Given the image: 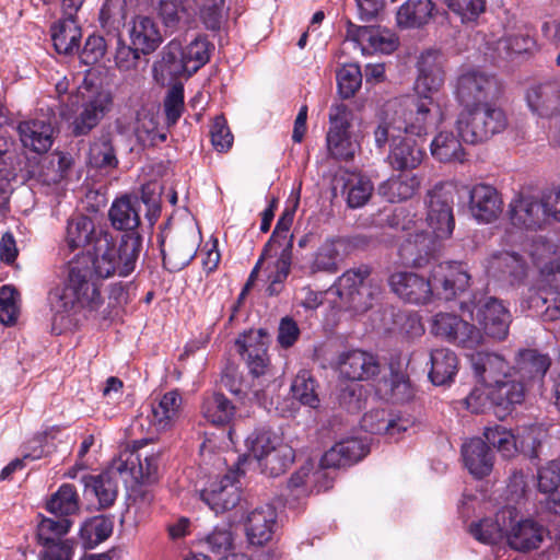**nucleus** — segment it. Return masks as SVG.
Instances as JSON below:
<instances>
[{
	"label": "nucleus",
	"mask_w": 560,
	"mask_h": 560,
	"mask_svg": "<svg viewBox=\"0 0 560 560\" xmlns=\"http://www.w3.org/2000/svg\"><path fill=\"white\" fill-rule=\"evenodd\" d=\"M142 242L137 233H127L118 247L107 232H100L95 238L94 254L83 255L70 261L69 268H80L84 283L98 288L101 280L113 276L126 277L135 270Z\"/></svg>",
	"instance_id": "nucleus-1"
},
{
	"label": "nucleus",
	"mask_w": 560,
	"mask_h": 560,
	"mask_svg": "<svg viewBox=\"0 0 560 560\" xmlns=\"http://www.w3.org/2000/svg\"><path fill=\"white\" fill-rule=\"evenodd\" d=\"M508 490L516 498L517 505L501 509L495 518H483L470 525V534L483 544H495L505 538L510 548L525 551V477L522 470L514 471L510 477Z\"/></svg>",
	"instance_id": "nucleus-2"
},
{
	"label": "nucleus",
	"mask_w": 560,
	"mask_h": 560,
	"mask_svg": "<svg viewBox=\"0 0 560 560\" xmlns=\"http://www.w3.org/2000/svg\"><path fill=\"white\" fill-rule=\"evenodd\" d=\"M527 253L544 278L540 288L546 292V296L530 295L527 307H539L550 302L542 316L545 320H556L560 318V258L556 256V246L545 237L537 236L532 240Z\"/></svg>",
	"instance_id": "nucleus-3"
},
{
	"label": "nucleus",
	"mask_w": 560,
	"mask_h": 560,
	"mask_svg": "<svg viewBox=\"0 0 560 560\" xmlns=\"http://www.w3.org/2000/svg\"><path fill=\"white\" fill-rule=\"evenodd\" d=\"M80 272L79 267L69 268L67 284L63 288H56L49 293L48 301L54 326L58 320L60 324H65V319L79 307L97 310L103 302L100 288L84 283Z\"/></svg>",
	"instance_id": "nucleus-4"
},
{
	"label": "nucleus",
	"mask_w": 560,
	"mask_h": 560,
	"mask_svg": "<svg viewBox=\"0 0 560 560\" xmlns=\"http://www.w3.org/2000/svg\"><path fill=\"white\" fill-rule=\"evenodd\" d=\"M506 126L504 112L493 104L463 106L456 120V128L462 139L471 144L481 143Z\"/></svg>",
	"instance_id": "nucleus-5"
},
{
	"label": "nucleus",
	"mask_w": 560,
	"mask_h": 560,
	"mask_svg": "<svg viewBox=\"0 0 560 560\" xmlns=\"http://www.w3.org/2000/svg\"><path fill=\"white\" fill-rule=\"evenodd\" d=\"M370 268L360 266L343 272L335 283L341 303L354 311L365 312L381 293V288L370 279Z\"/></svg>",
	"instance_id": "nucleus-6"
},
{
	"label": "nucleus",
	"mask_w": 560,
	"mask_h": 560,
	"mask_svg": "<svg viewBox=\"0 0 560 560\" xmlns=\"http://www.w3.org/2000/svg\"><path fill=\"white\" fill-rule=\"evenodd\" d=\"M471 362L476 375L485 385L508 392L521 388L525 396V374L521 368L510 366L502 357L494 353H476Z\"/></svg>",
	"instance_id": "nucleus-7"
},
{
	"label": "nucleus",
	"mask_w": 560,
	"mask_h": 560,
	"mask_svg": "<svg viewBox=\"0 0 560 560\" xmlns=\"http://www.w3.org/2000/svg\"><path fill=\"white\" fill-rule=\"evenodd\" d=\"M352 112L345 104H335L329 109V128L326 135L328 154L339 161H350L359 148L352 140L350 127Z\"/></svg>",
	"instance_id": "nucleus-8"
},
{
	"label": "nucleus",
	"mask_w": 560,
	"mask_h": 560,
	"mask_svg": "<svg viewBox=\"0 0 560 560\" xmlns=\"http://www.w3.org/2000/svg\"><path fill=\"white\" fill-rule=\"evenodd\" d=\"M427 222L438 238L452 235L455 220L453 215L454 188L451 185H436L427 196Z\"/></svg>",
	"instance_id": "nucleus-9"
},
{
	"label": "nucleus",
	"mask_w": 560,
	"mask_h": 560,
	"mask_svg": "<svg viewBox=\"0 0 560 560\" xmlns=\"http://www.w3.org/2000/svg\"><path fill=\"white\" fill-rule=\"evenodd\" d=\"M518 390L508 392L487 386L476 387L466 397L467 408L471 412H486L492 410L497 418L504 419L511 413L515 405L524 401V395L521 388Z\"/></svg>",
	"instance_id": "nucleus-10"
},
{
	"label": "nucleus",
	"mask_w": 560,
	"mask_h": 560,
	"mask_svg": "<svg viewBox=\"0 0 560 560\" xmlns=\"http://www.w3.org/2000/svg\"><path fill=\"white\" fill-rule=\"evenodd\" d=\"M495 92V78L479 69L464 71L456 81L455 96L462 106L490 104L488 100Z\"/></svg>",
	"instance_id": "nucleus-11"
},
{
	"label": "nucleus",
	"mask_w": 560,
	"mask_h": 560,
	"mask_svg": "<svg viewBox=\"0 0 560 560\" xmlns=\"http://www.w3.org/2000/svg\"><path fill=\"white\" fill-rule=\"evenodd\" d=\"M470 319L479 325L480 331L487 336L502 340L508 336L510 314L504 305L494 298L479 300L469 310Z\"/></svg>",
	"instance_id": "nucleus-12"
},
{
	"label": "nucleus",
	"mask_w": 560,
	"mask_h": 560,
	"mask_svg": "<svg viewBox=\"0 0 560 560\" xmlns=\"http://www.w3.org/2000/svg\"><path fill=\"white\" fill-rule=\"evenodd\" d=\"M392 104H395L399 112L398 117L405 136L420 138L427 133L429 126L433 122L434 102L431 96L392 101Z\"/></svg>",
	"instance_id": "nucleus-13"
},
{
	"label": "nucleus",
	"mask_w": 560,
	"mask_h": 560,
	"mask_svg": "<svg viewBox=\"0 0 560 560\" xmlns=\"http://www.w3.org/2000/svg\"><path fill=\"white\" fill-rule=\"evenodd\" d=\"M435 296L451 300L464 292L470 283V273L460 261H444L434 265L430 272Z\"/></svg>",
	"instance_id": "nucleus-14"
},
{
	"label": "nucleus",
	"mask_w": 560,
	"mask_h": 560,
	"mask_svg": "<svg viewBox=\"0 0 560 560\" xmlns=\"http://www.w3.org/2000/svg\"><path fill=\"white\" fill-rule=\"evenodd\" d=\"M431 331L467 348L476 347L483 341V335L477 326L448 313H439L433 317Z\"/></svg>",
	"instance_id": "nucleus-15"
},
{
	"label": "nucleus",
	"mask_w": 560,
	"mask_h": 560,
	"mask_svg": "<svg viewBox=\"0 0 560 560\" xmlns=\"http://www.w3.org/2000/svg\"><path fill=\"white\" fill-rule=\"evenodd\" d=\"M241 475L243 471L237 467L231 469L220 480L211 482L200 493L202 501L215 513H222L236 506L241 499Z\"/></svg>",
	"instance_id": "nucleus-16"
},
{
	"label": "nucleus",
	"mask_w": 560,
	"mask_h": 560,
	"mask_svg": "<svg viewBox=\"0 0 560 560\" xmlns=\"http://www.w3.org/2000/svg\"><path fill=\"white\" fill-rule=\"evenodd\" d=\"M268 342L269 335L265 329L249 330L235 341L250 374L256 377L266 375L270 371V360L267 354Z\"/></svg>",
	"instance_id": "nucleus-17"
},
{
	"label": "nucleus",
	"mask_w": 560,
	"mask_h": 560,
	"mask_svg": "<svg viewBox=\"0 0 560 560\" xmlns=\"http://www.w3.org/2000/svg\"><path fill=\"white\" fill-rule=\"evenodd\" d=\"M445 57L440 50L428 49L417 61L416 91L421 96L436 93L445 82Z\"/></svg>",
	"instance_id": "nucleus-18"
},
{
	"label": "nucleus",
	"mask_w": 560,
	"mask_h": 560,
	"mask_svg": "<svg viewBox=\"0 0 560 560\" xmlns=\"http://www.w3.org/2000/svg\"><path fill=\"white\" fill-rule=\"evenodd\" d=\"M389 285L400 299L412 304H427L435 296L431 277L425 279L411 271L393 273Z\"/></svg>",
	"instance_id": "nucleus-19"
},
{
	"label": "nucleus",
	"mask_w": 560,
	"mask_h": 560,
	"mask_svg": "<svg viewBox=\"0 0 560 560\" xmlns=\"http://www.w3.org/2000/svg\"><path fill=\"white\" fill-rule=\"evenodd\" d=\"M336 366L340 375L350 381H366L380 373L376 357L359 349L341 352Z\"/></svg>",
	"instance_id": "nucleus-20"
},
{
	"label": "nucleus",
	"mask_w": 560,
	"mask_h": 560,
	"mask_svg": "<svg viewBox=\"0 0 560 560\" xmlns=\"http://www.w3.org/2000/svg\"><path fill=\"white\" fill-rule=\"evenodd\" d=\"M523 248L520 250H502L490 255L486 262L489 277L504 279L511 284H521L525 275Z\"/></svg>",
	"instance_id": "nucleus-21"
},
{
	"label": "nucleus",
	"mask_w": 560,
	"mask_h": 560,
	"mask_svg": "<svg viewBox=\"0 0 560 560\" xmlns=\"http://www.w3.org/2000/svg\"><path fill=\"white\" fill-rule=\"evenodd\" d=\"M502 199L498 190L486 184L475 185L469 192V210L480 223H491L502 212Z\"/></svg>",
	"instance_id": "nucleus-22"
},
{
	"label": "nucleus",
	"mask_w": 560,
	"mask_h": 560,
	"mask_svg": "<svg viewBox=\"0 0 560 560\" xmlns=\"http://www.w3.org/2000/svg\"><path fill=\"white\" fill-rule=\"evenodd\" d=\"M277 512L270 504L255 508L245 518V532L249 544L261 546L268 542L276 527Z\"/></svg>",
	"instance_id": "nucleus-23"
},
{
	"label": "nucleus",
	"mask_w": 560,
	"mask_h": 560,
	"mask_svg": "<svg viewBox=\"0 0 560 560\" xmlns=\"http://www.w3.org/2000/svg\"><path fill=\"white\" fill-rule=\"evenodd\" d=\"M347 36L359 44L363 51L389 54L395 50L397 40L389 31L373 26H355L349 23Z\"/></svg>",
	"instance_id": "nucleus-24"
},
{
	"label": "nucleus",
	"mask_w": 560,
	"mask_h": 560,
	"mask_svg": "<svg viewBox=\"0 0 560 560\" xmlns=\"http://www.w3.org/2000/svg\"><path fill=\"white\" fill-rule=\"evenodd\" d=\"M156 81L164 83L182 75L188 77V65L183 55L182 42L172 39L162 50L161 60L153 67Z\"/></svg>",
	"instance_id": "nucleus-25"
},
{
	"label": "nucleus",
	"mask_w": 560,
	"mask_h": 560,
	"mask_svg": "<svg viewBox=\"0 0 560 560\" xmlns=\"http://www.w3.org/2000/svg\"><path fill=\"white\" fill-rule=\"evenodd\" d=\"M18 132L22 144L36 153H45L52 145L54 127L47 119L21 121Z\"/></svg>",
	"instance_id": "nucleus-26"
},
{
	"label": "nucleus",
	"mask_w": 560,
	"mask_h": 560,
	"mask_svg": "<svg viewBox=\"0 0 560 560\" xmlns=\"http://www.w3.org/2000/svg\"><path fill=\"white\" fill-rule=\"evenodd\" d=\"M424 155L423 145L418 139L404 136L390 143L387 161L395 170H412L421 164Z\"/></svg>",
	"instance_id": "nucleus-27"
},
{
	"label": "nucleus",
	"mask_w": 560,
	"mask_h": 560,
	"mask_svg": "<svg viewBox=\"0 0 560 560\" xmlns=\"http://www.w3.org/2000/svg\"><path fill=\"white\" fill-rule=\"evenodd\" d=\"M369 453V447L361 440L351 438L336 443L322 457L325 468H340L352 465Z\"/></svg>",
	"instance_id": "nucleus-28"
},
{
	"label": "nucleus",
	"mask_w": 560,
	"mask_h": 560,
	"mask_svg": "<svg viewBox=\"0 0 560 560\" xmlns=\"http://www.w3.org/2000/svg\"><path fill=\"white\" fill-rule=\"evenodd\" d=\"M183 410V397L177 389L170 390L152 404L149 416L151 425L156 431L171 429L178 420Z\"/></svg>",
	"instance_id": "nucleus-29"
},
{
	"label": "nucleus",
	"mask_w": 560,
	"mask_h": 560,
	"mask_svg": "<svg viewBox=\"0 0 560 560\" xmlns=\"http://www.w3.org/2000/svg\"><path fill=\"white\" fill-rule=\"evenodd\" d=\"M201 0H160L158 15L163 25L175 31L188 24L200 9Z\"/></svg>",
	"instance_id": "nucleus-30"
},
{
	"label": "nucleus",
	"mask_w": 560,
	"mask_h": 560,
	"mask_svg": "<svg viewBox=\"0 0 560 560\" xmlns=\"http://www.w3.org/2000/svg\"><path fill=\"white\" fill-rule=\"evenodd\" d=\"M142 202L147 203L144 191L142 192V200H139L137 197L129 196H124L116 199L108 212L112 225L116 230L135 233L133 231L140 224V211Z\"/></svg>",
	"instance_id": "nucleus-31"
},
{
	"label": "nucleus",
	"mask_w": 560,
	"mask_h": 560,
	"mask_svg": "<svg viewBox=\"0 0 560 560\" xmlns=\"http://www.w3.org/2000/svg\"><path fill=\"white\" fill-rule=\"evenodd\" d=\"M112 96L107 92H100L84 103L79 116L72 122L74 136L88 135L109 110Z\"/></svg>",
	"instance_id": "nucleus-32"
},
{
	"label": "nucleus",
	"mask_w": 560,
	"mask_h": 560,
	"mask_svg": "<svg viewBox=\"0 0 560 560\" xmlns=\"http://www.w3.org/2000/svg\"><path fill=\"white\" fill-rule=\"evenodd\" d=\"M462 456L468 471L476 478L488 476L493 468V453L480 438L466 442L462 447Z\"/></svg>",
	"instance_id": "nucleus-33"
},
{
	"label": "nucleus",
	"mask_w": 560,
	"mask_h": 560,
	"mask_svg": "<svg viewBox=\"0 0 560 560\" xmlns=\"http://www.w3.org/2000/svg\"><path fill=\"white\" fill-rule=\"evenodd\" d=\"M398 114L396 105L388 102L376 116L373 137L378 149H384L388 142L393 143L404 137Z\"/></svg>",
	"instance_id": "nucleus-34"
},
{
	"label": "nucleus",
	"mask_w": 560,
	"mask_h": 560,
	"mask_svg": "<svg viewBox=\"0 0 560 560\" xmlns=\"http://www.w3.org/2000/svg\"><path fill=\"white\" fill-rule=\"evenodd\" d=\"M129 36L132 46L143 55L153 52L163 42L158 25L148 16H137L133 19Z\"/></svg>",
	"instance_id": "nucleus-35"
},
{
	"label": "nucleus",
	"mask_w": 560,
	"mask_h": 560,
	"mask_svg": "<svg viewBox=\"0 0 560 560\" xmlns=\"http://www.w3.org/2000/svg\"><path fill=\"white\" fill-rule=\"evenodd\" d=\"M527 217H534V224L540 221L560 222V187L549 189L539 196H527Z\"/></svg>",
	"instance_id": "nucleus-36"
},
{
	"label": "nucleus",
	"mask_w": 560,
	"mask_h": 560,
	"mask_svg": "<svg viewBox=\"0 0 560 560\" xmlns=\"http://www.w3.org/2000/svg\"><path fill=\"white\" fill-rule=\"evenodd\" d=\"M81 37V28L75 21V16L65 15L51 27L54 47L59 54L70 55L78 51Z\"/></svg>",
	"instance_id": "nucleus-37"
},
{
	"label": "nucleus",
	"mask_w": 560,
	"mask_h": 560,
	"mask_svg": "<svg viewBox=\"0 0 560 560\" xmlns=\"http://www.w3.org/2000/svg\"><path fill=\"white\" fill-rule=\"evenodd\" d=\"M197 253V243L192 236H182L167 248H162L163 264L172 272L186 267Z\"/></svg>",
	"instance_id": "nucleus-38"
},
{
	"label": "nucleus",
	"mask_w": 560,
	"mask_h": 560,
	"mask_svg": "<svg viewBox=\"0 0 560 560\" xmlns=\"http://www.w3.org/2000/svg\"><path fill=\"white\" fill-rule=\"evenodd\" d=\"M433 10L431 0H408L397 11V24L402 28L420 27L431 20Z\"/></svg>",
	"instance_id": "nucleus-39"
},
{
	"label": "nucleus",
	"mask_w": 560,
	"mask_h": 560,
	"mask_svg": "<svg viewBox=\"0 0 560 560\" xmlns=\"http://www.w3.org/2000/svg\"><path fill=\"white\" fill-rule=\"evenodd\" d=\"M551 365L548 352L538 349H527V392L541 395L545 387V376Z\"/></svg>",
	"instance_id": "nucleus-40"
},
{
	"label": "nucleus",
	"mask_w": 560,
	"mask_h": 560,
	"mask_svg": "<svg viewBox=\"0 0 560 560\" xmlns=\"http://www.w3.org/2000/svg\"><path fill=\"white\" fill-rule=\"evenodd\" d=\"M420 186V179L412 174H400L383 183L378 190L389 202H400L411 198Z\"/></svg>",
	"instance_id": "nucleus-41"
},
{
	"label": "nucleus",
	"mask_w": 560,
	"mask_h": 560,
	"mask_svg": "<svg viewBox=\"0 0 560 560\" xmlns=\"http://www.w3.org/2000/svg\"><path fill=\"white\" fill-rule=\"evenodd\" d=\"M200 411L208 422L221 425L230 422L235 408L223 394L211 393L203 397Z\"/></svg>",
	"instance_id": "nucleus-42"
},
{
	"label": "nucleus",
	"mask_w": 560,
	"mask_h": 560,
	"mask_svg": "<svg viewBox=\"0 0 560 560\" xmlns=\"http://www.w3.org/2000/svg\"><path fill=\"white\" fill-rule=\"evenodd\" d=\"M429 377L435 385H444L453 380L457 371V358L448 349H435L431 352Z\"/></svg>",
	"instance_id": "nucleus-43"
},
{
	"label": "nucleus",
	"mask_w": 560,
	"mask_h": 560,
	"mask_svg": "<svg viewBox=\"0 0 560 560\" xmlns=\"http://www.w3.org/2000/svg\"><path fill=\"white\" fill-rule=\"evenodd\" d=\"M97 236L94 223L89 217L79 214L68 221L66 243L70 250L84 247L91 242L95 243Z\"/></svg>",
	"instance_id": "nucleus-44"
},
{
	"label": "nucleus",
	"mask_w": 560,
	"mask_h": 560,
	"mask_svg": "<svg viewBox=\"0 0 560 560\" xmlns=\"http://www.w3.org/2000/svg\"><path fill=\"white\" fill-rule=\"evenodd\" d=\"M294 458L295 453L293 447L288 443H283L259 458L258 463L265 475L278 477L289 469Z\"/></svg>",
	"instance_id": "nucleus-45"
},
{
	"label": "nucleus",
	"mask_w": 560,
	"mask_h": 560,
	"mask_svg": "<svg viewBox=\"0 0 560 560\" xmlns=\"http://www.w3.org/2000/svg\"><path fill=\"white\" fill-rule=\"evenodd\" d=\"M432 155L441 162H464L465 151L457 137L450 131L440 132L431 142Z\"/></svg>",
	"instance_id": "nucleus-46"
},
{
	"label": "nucleus",
	"mask_w": 560,
	"mask_h": 560,
	"mask_svg": "<svg viewBox=\"0 0 560 560\" xmlns=\"http://www.w3.org/2000/svg\"><path fill=\"white\" fill-rule=\"evenodd\" d=\"M79 497L72 485H62L47 502V510L56 517H67L79 512Z\"/></svg>",
	"instance_id": "nucleus-47"
},
{
	"label": "nucleus",
	"mask_w": 560,
	"mask_h": 560,
	"mask_svg": "<svg viewBox=\"0 0 560 560\" xmlns=\"http://www.w3.org/2000/svg\"><path fill=\"white\" fill-rule=\"evenodd\" d=\"M435 248L431 236L424 233L416 234L413 241L408 240L401 246V255L415 267H423L429 262Z\"/></svg>",
	"instance_id": "nucleus-48"
},
{
	"label": "nucleus",
	"mask_w": 560,
	"mask_h": 560,
	"mask_svg": "<svg viewBox=\"0 0 560 560\" xmlns=\"http://www.w3.org/2000/svg\"><path fill=\"white\" fill-rule=\"evenodd\" d=\"M89 162L96 168H115L118 159L110 133H102L90 147Z\"/></svg>",
	"instance_id": "nucleus-49"
},
{
	"label": "nucleus",
	"mask_w": 560,
	"mask_h": 560,
	"mask_svg": "<svg viewBox=\"0 0 560 560\" xmlns=\"http://www.w3.org/2000/svg\"><path fill=\"white\" fill-rule=\"evenodd\" d=\"M283 443L282 435L267 428L256 429L246 439V445L257 460Z\"/></svg>",
	"instance_id": "nucleus-50"
},
{
	"label": "nucleus",
	"mask_w": 560,
	"mask_h": 560,
	"mask_svg": "<svg viewBox=\"0 0 560 560\" xmlns=\"http://www.w3.org/2000/svg\"><path fill=\"white\" fill-rule=\"evenodd\" d=\"M506 214L512 229L506 230L505 243H520L522 246L525 238V199L522 194L516 195L510 202Z\"/></svg>",
	"instance_id": "nucleus-51"
},
{
	"label": "nucleus",
	"mask_w": 560,
	"mask_h": 560,
	"mask_svg": "<svg viewBox=\"0 0 560 560\" xmlns=\"http://www.w3.org/2000/svg\"><path fill=\"white\" fill-rule=\"evenodd\" d=\"M85 490L93 493L102 508L110 506L116 500L117 483L108 474L83 477Z\"/></svg>",
	"instance_id": "nucleus-52"
},
{
	"label": "nucleus",
	"mask_w": 560,
	"mask_h": 560,
	"mask_svg": "<svg viewBox=\"0 0 560 560\" xmlns=\"http://www.w3.org/2000/svg\"><path fill=\"white\" fill-rule=\"evenodd\" d=\"M72 522L67 517H44L37 526V538L42 546L59 544L69 532Z\"/></svg>",
	"instance_id": "nucleus-53"
},
{
	"label": "nucleus",
	"mask_w": 560,
	"mask_h": 560,
	"mask_svg": "<svg viewBox=\"0 0 560 560\" xmlns=\"http://www.w3.org/2000/svg\"><path fill=\"white\" fill-rule=\"evenodd\" d=\"M292 264V244L288 242L285 247L281 249V253L273 265V270L268 276L269 284L266 289L269 295H277L281 292L283 283L287 280Z\"/></svg>",
	"instance_id": "nucleus-54"
},
{
	"label": "nucleus",
	"mask_w": 560,
	"mask_h": 560,
	"mask_svg": "<svg viewBox=\"0 0 560 560\" xmlns=\"http://www.w3.org/2000/svg\"><path fill=\"white\" fill-rule=\"evenodd\" d=\"M317 385L313 376L308 371H301L294 377L291 392L293 397L301 404L311 408H316L319 405V398L317 395Z\"/></svg>",
	"instance_id": "nucleus-55"
},
{
	"label": "nucleus",
	"mask_w": 560,
	"mask_h": 560,
	"mask_svg": "<svg viewBox=\"0 0 560 560\" xmlns=\"http://www.w3.org/2000/svg\"><path fill=\"white\" fill-rule=\"evenodd\" d=\"M203 548L215 555H229L234 548V534L228 525L217 526L205 538L200 539Z\"/></svg>",
	"instance_id": "nucleus-56"
},
{
	"label": "nucleus",
	"mask_w": 560,
	"mask_h": 560,
	"mask_svg": "<svg viewBox=\"0 0 560 560\" xmlns=\"http://www.w3.org/2000/svg\"><path fill=\"white\" fill-rule=\"evenodd\" d=\"M183 55L188 65V77H190L209 61L210 44L203 37H196L183 47Z\"/></svg>",
	"instance_id": "nucleus-57"
},
{
	"label": "nucleus",
	"mask_w": 560,
	"mask_h": 560,
	"mask_svg": "<svg viewBox=\"0 0 560 560\" xmlns=\"http://www.w3.org/2000/svg\"><path fill=\"white\" fill-rule=\"evenodd\" d=\"M112 532L113 522L103 515L88 520L80 529L81 537L89 546L104 541L110 536Z\"/></svg>",
	"instance_id": "nucleus-58"
},
{
	"label": "nucleus",
	"mask_w": 560,
	"mask_h": 560,
	"mask_svg": "<svg viewBox=\"0 0 560 560\" xmlns=\"http://www.w3.org/2000/svg\"><path fill=\"white\" fill-rule=\"evenodd\" d=\"M339 241L326 240L317 249L312 264L314 271L336 272L340 256Z\"/></svg>",
	"instance_id": "nucleus-59"
},
{
	"label": "nucleus",
	"mask_w": 560,
	"mask_h": 560,
	"mask_svg": "<svg viewBox=\"0 0 560 560\" xmlns=\"http://www.w3.org/2000/svg\"><path fill=\"white\" fill-rule=\"evenodd\" d=\"M347 203L350 208L364 206L373 191L372 183L362 176H351L347 183Z\"/></svg>",
	"instance_id": "nucleus-60"
},
{
	"label": "nucleus",
	"mask_w": 560,
	"mask_h": 560,
	"mask_svg": "<svg viewBox=\"0 0 560 560\" xmlns=\"http://www.w3.org/2000/svg\"><path fill=\"white\" fill-rule=\"evenodd\" d=\"M313 470V464L307 463L296 470L288 481L285 501L289 505H293L295 501L307 497V481Z\"/></svg>",
	"instance_id": "nucleus-61"
},
{
	"label": "nucleus",
	"mask_w": 560,
	"mask_h": 560,
	"mask_svg": "<svg viewBox=\"0 0 560 560\" xmlns=\"http://www.w3.org/2000/svg\"><path fill=\"white\" fill-rule=\"evenodd\" d=\"M361 83L362 73L358 65H346L337 72L338 90L343 98L353 96Z\"/></svg>",
	"instance_id": "nucleus-62"
},
{
	"label": "nucleus",
	"mask_w": 560,
	"mask_h": 560,
	"mask_svg": "<svg viewBox=\"0 0 560 560\" xmlns=\"http://www.w3.org/2000/svg\"><path fill=\"white\" fill-rule=\"evenodd\" d=\"M485 438L487 442L497 447L504 457H512L516 452L514 435L505 431L502 427L487 428Z\"/></svg>",
	"instance_id": "nucleus-63"
},
{
	"label": "nucleus",
	"mask_w": 560,
	"mask_h": 560,
	"mask_svg": "<svg viewBox=\"0 0 560 560\" xmlns=\"http://www.w3.org/2000/svg\"><path fill=\"white\" fill-rule=\"evenodd\" d=\"M538 489L550 495L560 488V462L551 460L538 470Z\"/></svg>",
	"instance_id": "nucleus-64"
}]
</instances>
